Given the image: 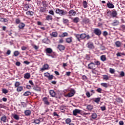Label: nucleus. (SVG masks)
<instances>
[{
	"label": "nucleus",
	"instance_id": "1",
	"mask_svg": "<svg viewBox=\"0 0 125 125\" xmlns=\"http://www.w3.org/2000/svg\"><path fill=\"white\" fill-rule=\"evenodd\" d=\"M21 85V83L19 82H16L15 83V88H17L16 90L18 92H21L23 90V87Z\"/></svg>",
	"mask_w": 125,
	"mask_h": 125
},
{
	"label": "nucleus",
	"instance_id": "2",
	"mask_svg": "<svg viewBox=\"0 0 125 125\" xmlns=\"http://www.w3.org/2000/svg\"><path fill=\"white\" fill-rule=\"evenodd\" d=\"M75 37L78 42H80L81 40H83L86 37V34L83 33L82 34H75Z\"/></svg>",
	"mask_w": 125,
	"mask_h": 125
},
{
	"label": "nucleus",
	"instance_id": "3",
	"mask_svg": "<svg viewBox=\"0 0 125 125\" xmlns=\"http://www.w3.org/2000/svg\"><path fill=\"white\" fill-rule=\"evenodd\" d=\"M107 16L111 17H116L118 15V13H117V11L115 10H113L111 11H108L107 12Z\"/></svg>",
	"mask_w": 125,
	"mask_h": 125
},
{
	"label": "nucleus",
	"instance_id": "4",
	"mask_svg": "<svg viewBox=\"0 0 125 125\" xmlns=\"http://www.w3.org/2000/svg\"><path fill=\"white\" fill-rule=\"evenodd\" d=\"M55 12L57 14H59L61 16H64L67 14V12L64 11V10L60 9L57 8L56 9Z\"/></svg>",
	"mask_w": 125,
	"mask_h": 125
},
{
	"label": "nucleus",
	"instance_id": "5",
	"mask_svg": "<svg viewBox=\"0 0 125 125\" xmlns=\"http://www.w3.org/2000/svg\"><path fill=\"white\" fill-rule=\"evenodd\" d=\"M45 52H46V54H47V55L48 57H50L52 58H54V55H49V54H51L53 52L52 49H51L50 48H47V49H45Z\"/></svg>",
	"mask_w": 125,
	"mask_h": 125
},
{
	"label": "nucleus",
	"instance_id": "6",
	"mask_svg": "<svg viewBox=\"0 0 125 125\" xmlns=\"http://www.w3.org/2000/svg\"><path fill=\"white\" fill-rule=\"evenodd\" d=\"M93 33L96 36L100 37L102 35V31L99 28H95L93 30Z\"/></svg>",
	"mask_w": 125,
	"mask_h": 125
},
{
	"label": "nucleus",
	"instance_id": "7",
	"mask_svg": "<svg viewBox=\"0 0 125 125\" xmlns=\"http://www.w3.org/2000/svg\"><path fill=\"white\" fill-rule=\"evenodd\" d=\"M75 93V90L74 89H71L70 90V92L67 94V97L68 98L73 97Z\"/></svg>",
	"mask_w": 125,
	"mask_h": 125
},
{
	"label": "nucleus",
	"instance_id": "8",
	"mask_svg": "<svg viewBox=\"0 0 125 125\" xmlns=\"http://www.w3.org/2000/svg\"><path fill=\"white\" fill-rule=\"evenodd\" d=\"M96 64L94 62H90L88 64V69L94 70L96 68Z\"/></svg>",
	"mask_w": 125,
	"mask_h": 125
},
{
	"label": "nucleus",
	"instance_id": "9",
	"mask_svg": "<svg viewBox=\"0 0 125 125\" xmlns=\"http://www.w3.org/2000/svg\"><path fill=\"white\" fill-rule=\"evenodd\" d=\"M120 24V21L118 20H114L113 21V22L112 23L111 25L113 26H116Z\"/></svg>",
	"mask_w": 125,
	"mask_h": 125
},
{
	"label": "nucleus",
	"instance_id": "10",
	"mask_svg": "<svg viewBox=\"0 0 125 125\" xmlns=\"http://www.w3.org/2000/svg\"><path fill=\"white\" fill-rule=\"evenodd\" d=\"M42 101L44 102V104L47 105H49L50 104V103L48 102V98L47 97H44L42 99Z\"/></svg>",
	"mask_w": 125,
	"mask_h": 125
},
{
	"label": "nucleus",
	"instance_id": "11",
	"mask_svg": "<svg viewBox=\"0 0 125 125\" xmlns=\"http://www.w3.org/2000/svg\"><path fill=\"white\" fill-rule=\"evenodd\" d=\"M87 47L89 49H93L94 48V44L92 42H89L87 44Z\"/></svg>",
	"mask_w": 125,
	"mask_h": 125
},
{
	"label": "nucleus",
	"instance_id": "12",
	"mask_svg": "<svg viewBox=\"0 0 125 125\" xmlns=\"http://www.w3.org/2000/svg\"><path fill=\"white\" fill-rule=\"evenodd\" d=\"M68 14L70 17L75 16L76 14V12L74 9H72L68 12Z\"/></svg>",
	"mask_w": 125,
	"mask_h": 125
},
{
	"label": "nucleus",
	"instance_id": "13",
	"mask_svg": "<svg viewBox=\"0 0 125 125\" xmlns=\"http://www.w3.org/2000/svg\"><path fill=\"white\" fill-rule=\"evenodd\" d=\"M81 112V110L76 109L73 111V114L74 116H76L77 114H80Z\"/></svg>",
	"mask_w": 125,
	"mask_h": 125
},
{
	"label": "nucleus",
	"instance_id": "14",
	"mask_svg": "<svg viewBox=\"0 0 125 125\" xmlns=\"http://www.w3.org/2000/svg\"><path fill=\"white\" fill-rule=\"evenodd\" d=\"M49 93L51 97L54 98L55 95H56V93L54 91V90H50Z\"/></svg>",
	"mask_w": 125,
	"mask_h": 125
},
{
	"label": "nucleus",
	"instance_id": "15",
	"mask_svg": "<svg viewBox=\"0 0 125 125\" xmlns=\"http://www.w3.org/2000/svg\"><path fill=\"white\" fill-rule=\"evenodd\" d=\"M57 48L59 49L60 51H63L65 49L64 46L62 44H59V45H58Z\"/></svg>",
	"mask_w": 125,
	"mask_h": 125
},
{
	"label": "nucleus",
	"instance_id": "16",
	"mask_svg": "<svg viewBox=\"0 0 125 125\" xmlns=\"http://www.w3.org/2000/svg\"><path fill=\"white\" fill-rule=\"evenodd\" d=\"M23 7H24L23 11H27L28 10V9L30 8V5L29 4L26 3L23 5Z\"/></svg>",
	"mask_w": 125,
	"mask_h": 125
},
{
	"label": "nucleus",
	"instance_id": "17",
	"mask_svg": "<svg viewBox=\"0 0 125 125\" xmlns=\"http://www.w3.org/2000/svg\"><path fill=\"white\" fill-rule=\"evenodd\" d=\"M106 5H107V7L110 9L114 8L115 7L113 4L111 3L109 1H108V2L107 3Z\"/></svg>",
	"mask_w": 125,
	"mask_h": 125
},
{
	"label": "nucleus",
	"instance_id": "18",
	"mask_svg": "<svg viewBox=\"0 0 125 125\" xmlns=\"http://www.w3.org/2000/svg\"><path fill=\"white\" fill-rule=\"evenodd\" d=\"M86 109L88 110V111L91 112L93 109V105H92L91 104L87 105L86 106Z\"/></svg>",
	"mask_w": 125,
	"mask_h": 125
},
{
	"label": "nucleus",
	"instance_id": "19",
	"mask_svg": "<svg viewBox=\"0 0 125 125\" xmlns=\"http://www.w3.org/2000/svg\"><path fill=\"white\" fill-rule=\"evenodd\" d=\"M49 68V65L47 64H44L43 67L41 68V71H44L45 70H48Z\"/></svg>",
	"mask_w": 125,
	"mask_h": 125
},
{
	"label": "nucleus",
	"instance_id": "20",
	"mask_svg": "<svg viewBox=\"0 0 125 125\" xmlns=\"http://www.w3.org/2000/svg\"><path fill=\"white\" fill-rule=\"evenodd\" d=\"M0 120L2 122H3V123H6V120H7V117L5 115H3L0 118Z\"/></svg>",
	"mask_w": 125,
	"mask_h": 125
},
{
	"label": "nucleus",
	"instance_id": "21",
	"mask_svg": "<svg viewBox=\"0 0 125 125\" xmlns=\"http://www.w3.org/2000/svg\"><path fill=\"white\" fill-rule=\"evenodd\" d=\"M24 113L27 116H30L31 114V111L30 110H24Z\"/></svg>",
	"mask_w": 125,
	"mask_h": 125
},
{
	"label": "nucleus",
	"instance_id": "22",
	"mask_svg": "<svg viewBox=\"0 0 125 125\" xmlns=\"http://www.w3.org/2000/svg\"><path fill=\"white\" fill-rule=\"evenodd\" d=\"M52 20H53V18L52 16L48 15L47 16H46L45 21H52Z\"/></svg>",
	"mask_w": 125,
	"mask_h": 125
},
{
	"label": "nucleus",
	"instance_id": "23",
	"mask_svg": "<svg viewBox=\"0 0 125 125\" xmlns=\"http://www.w3.org/2000/svg\"><path fill=\"white\" fill-rule=\"evenodd\" d=\"M25 26V24L24 23H23V22L21 23L18 25L19 28H20L21 29H23Z\"/></svg>",
	"mask_w": 125,
	"mask_h": 125
},
{
	"label": "nucleus",
	"instance_id": "24",
	"mask_svg": "<svg viewBox=\"0 0 125 125\" xmlns=\"http://www.w3.org/2000/svg\"><path fill=\"white\" fill-rule=\"evenodd\" d=\"M83 22L85 24H87L90 22V19L87 18H85L83 20Z\"/></svg>",
	"mask_w": 125,
	"mask_h": 125
},
{
	"label": "nucleus",
	"instance_id": "25",
	"mask_svg": "<svg viewBox=\"0 0 125 125\" xmlns=\"http://www.w3.org/2000/svg\"><path fill=\"white\" fill-rule=\"evenodd\" d=\"M73 22L74 23H77L78 22H80V18L78 17H76L73 19Z\"/></svg>",
	"mask_w": 125,
	"mask_h": 125
},
{
	"label": "nucleus",
	"instance_id": "26",
	"mask_svg": "<svg viewBox=\"0 0 125 125\" xmlns=\"http://www.w3.org/2000/svg\"><path fill=\"white\" fill-rule=\"evenodd\" d=\"M47 8L45 7H41L40 12L45 13L46 12Z\"/></svg>",
	"mask_w": 125,
	"mask_h": 125
},
{
	"label": "nucleus",
	"instance_id": "27",
	"mask_svg": "<svg viewBox=\"0 0 125 125\" xmlns=\"http://www.w3.org/2000/svg\"><path fill=\"white\" fill-rule=\"evenodd\" d=\"M72 37L68 38L65 39L66 42L69 43H70L73 42V40L72 39Z\"/></svg>",
	"mask_w": 125,
	"mask_h": 125
},
{
	"label": "nucleus",
	"instance_id": "28",
	"mask_svg": "<svg viewBox=\"0 0 125 125\" xmlns=\"http://www.w3.org/2000/svg\"><path fill=\"white\" fill-rule=\"evenodd\" d=\"M60 110L62 113L65 112V105H62L60 106Z\"/></svg>",
	"mask_w": 125,
	"mask_h": 125
},
{
	"label": "nucleus",
	"instance_id": "29",
	"mask_svg": "<svg viewBox=\"0 0 125 125\" xmlns=\"http://www.w3.org/2000/svg\"><path fill=\"white\" fill-rule=\"evenodd\" d=\"M31 77L30 73H27L25 74H24V78L27 79H29Z\"/></svg>",
	"mask_w": 125,
	"mask_h": 125
},
{
	"label": "nucleus",
	"instance_id": "30",
	"mask_svg": "<svg viewBox=\"0 0 125 125\" xmlns=\"http://www.w3.org/2000/svg\"><path fill=\"white\" fill-rule=\"evenodd\" d=\"M31 95V92H30V91H26V92L24 93L23 96H25V97H26V96H30Z\"/></svg>",
	"mask_w": 125,
	"mask_h": 125
},
{
	"label": "nucleus",
	"instance_id": "31",
	"mask_svg": "<svg viewBox=\"0 0 125 125\" xmlns=\"http://www.w3.org/2000/svg\"><path fill=\"white\" fill-rule=\"evenodd\" d=\"M101 60L103 62H104L106 60V57L105 55H102L101 56Z\"/></svg>",
	"mask_w": 125,
	"mask_h": 125
},
{
	"label": "nucleus",
	"instance_id": "32",
	"mask_svg": "<svg viewBox=\"0 0 125 125\" xmlns=\"http://www.w3.org/2000/svg\"><path fill=\"white\" fill-rule=\"evenodd\" d=\"M68 36V33H63L62 34H61V35H60V38H64L65 37H67Z\"/></svg>",
	"mask_w": 125,
	"mask_h": 125
},
{
	"label": "nucleus",
	"instance_id": "33",
	"mask_svg": "<svg viewBox=\"0 0 125 125\" xmlns=\"http://www.w3.org/2000/svg\"><path fill=\"white\" fill-rule=\"evenodd\" d=\"M26 14L27 15H29V16H32L34 15V12H32V11H27V12H26Z\"/></svg>",
	"mask_w": 125,
	"mask_h": 125
},
{
	"label": "nucleus",
	"instance_id": "34",
	"mask_svg": "<svg viewBox=\"0 0 125 125\" xmlns=\"http://www.w3.org/2000/svg\"><path fill=\"white\" fill-rule=\"evenodd\" d=\"M42 4L43 6H44V7H47L48 6V3L45 0L43 1L42 2Z\"/></svg>",
	"mask_w": 125,
	"mask_h": 125
},
{
	"label": "nucleus",
	"instance_id": "35",
	"mask_svg": "<svg viewBox=\"0 0 125 125\" xmlns=\"http://www.w3.org/2000/svg\"><path fill=\"white\" fill-rule=\"evenodd\" d=\"M51 36L54 38H57L58 37V33L57 32H54L52 33Z\"/></svg>",
	"mask_w": 125,
	"mask_h": 125
},
{
	"label": "nucleus",
	"instance_id": "36",
	"mask_svg": "<svg viewBox=\"0 0 125 125\" xmlns=\"http://www.w3.org/2000/svg\"><path fill=\"white\" fill-rule=\"evenodd\" d=\"M115 44L117 47H120L121 46V43L120 41H117L115 42Z\"/></svg>",
	"mask_w": 125,
	"mask_h": 125
},
{
	"label": "nucleus",
	"instance_id": "37",
	"mask_svg": "<svg viewBox=\"0 0 125 125\" xmlns=\"http://www.w3.org/2000/svg\"><path fill=\"white\" fill-rule=\"evenodd\" d=\"M116 101L118 103H123V100L121 98H117Z\"/></svg>",
	"mask_w": 125,
	"mask_h": 125
},
{
	"label": "nucleus",
	"instance_id": "38",
	"mask_svg": "<svg viewBox=\"0 0 125 125\" xmlns=\"http://www.w3.org/2000/svg\"><path fill=\"white\" fill-rule=\"evenodd\" d=\"M101 100V98H96L94 100V102L98 104L100 102Z\"/></svg>",
	"mask_w": 125,
	"mask_h": 125
},
{
	"label": "nucleus",
	"instance_id": "39",
	"mask_svg": "<svg viewBox=\"0 0 125 125\" xmlns=\"http://www.w3.org/2000/svg\"><path fill=\"white\" fill-rule=\"evenodd\" d=\"M101 85L104 87H105V88H107L108 86V85L107 83H101Z\"/></svg>",
	"mask_w": 125,
	"mask_h": 125
},
{
	"label": "nucleus",
	"instance_id": "40",
	"mask_svg": "<svg viewBox=\"0 0 125 125\" xmlns=\"http://www.w3.org/2000/svg\"><path fill=\"white\" fill-rule=\"evenodd\" d=\"M71 120L70 118H67V119L65 120V123L66 124H71Z\"/></svg>",
	"mask_w": 125,
	"mask_h": 125
},
{
	"label": "nucleus",
	"instance_id": "41",
	"mask_svg": "<svg viewBox=\"0 0 125 125\" xmlns=\"http://www.w3.org/2000/svg\"><path fill=\"white\" fill-rule=\"evenodd\" d=\"M91 117H92V119H93L94 120L96 119L97 117V114L95 113H93L91 115Z\"/></svg>",
	"mask_w": 125,
	"mask_h": 125
},
{
	"label": "nucleus",
	"instance_id": "42",
	"mask_svg": "<svg viewBox=\"0 0 125 125\" xmlns=\"http://www.w3.org/2000/svg\"><path fill=\"white\" fill-rule=\"evenodd\" d=\"M34 89L35 91H41V87L38 86H35Z\"/></svg>",
	"mask_w": 125,
	"mask_h": 125
},
{
	"label": "nucleus",
	"instance_id": "43",
	"mask_svg": "<svg viewBox=\"0 0 125 125\" xmlns=\"http://www.w3.org/2000/svg\"><path fill=\"white\" fill-rule=\"evenodd\" d=\"M83 6L84 8L87 7V2L86 1L84 0L83 1Z\"/></svg>",
	"mask_w": 125,
	"mask_h": 125
},
{
	"label": "nucleus",
	"instance_id": "44",
	"mask_svg": "<svg viewBox=\"0 0 125 125\" xmlns=\"http://www.w3.org/2000/svg\"><path fill=\"white\" fill-rule=\"evenodd\" d=\"M103 79L107 81L109 80V76L108 75H103Z\"/></svg>",
	"mask_w": 125,
	"mask_h": 125
},
{
	"label": "nucleus",
	"instance_id": "45",
	"mask_svg": "<svg viewBox=\"0 0 125 125\" xmlns=\"http://www.w3.org/2000/svg\"><path fill=\"white\" fill-rule=\"evenodd\" d=\"M96 91L99 93H102V91H103V90L101 88H98V89H97L96 90Z\"/></svg>",
	"mask_w": 125,
	"mask_h": 125
},
{
	"label": "nucleus",
	"instance_id": "46",
	"mask_svg": "<svg viewBox=\"0 0 125 125\" xmlns=\"http://www.w3.org/2000/svg\"><path fill=\"white\" fill-rule=\"evenodd\" d=\"M34 124H39L41 123V120L40 119H37L34 120Z\"/></svg>",
	"mask_w": 125,
	"mask_h": 125
},
{
	"label": "nucleus",
	"instance_id": "47",
	"mask_svg": "<svg viewBox=\"0 0 125 125\" xmlns=\"http://www.w3.org/2000/svg\"><path fill=\"white\" fill-rule=\"evenodd\" d=\"M14 54L15 57H18L20 54V52L19 51H15L14 53Z\"/></svg>",
	"mask_w": 125,
	"mask_h": 125
},
{
	"label": "nucleus",
	"instance_id": "48",
	"mask_svg": "<svg viewBox=\"0 0 125 125\" xmlns=\"http://www.w3.org/2000/svg\"><path fill=\"white\" fill-rule=\"evenodd\" d=\"M13 117L14 119H15L17 120H19V119H20V117L17 114L14 115Z\"/></svg>",
	"mask_w": 125,
	"mask_h": 125
},
{
	"label": "nucleus",
	"instance_id": "49",
	"mask_svg": "<svg viewBox=\"0 0 125 125\" xmlns=\"http://www.w3.org/2000/svg\"><path fill=\"white\" fill-rule=\"evenodd\" d=\"M94 63L95 64V65H98V66H99L101 64L100 61H94Z\"/></svg>",
	"mask_w": 125,
	"mask_h": 125
},
{
	"label": "nucleus",
	"instance_id": "50",
	"mask_svg": "<svg viewBox=\"0 0 125 125\" xmlns=\"http://www.w3.org/2000/svg\"><path fill=\"white\" fill-rule=\"evenodd\" d=\"M82 79L84 80V81L86 82L87 80V77L86 75H83L82 76Z\"/></svg>",
	"mask_w": 125,
	"mask_h": 125
},
{
	"label": "nucleus",
	"instance_id": "51",
	"mask_svg": "<svg viewBox=\"0 0 125 125\" xmlns=\"http://www.w3.org/2000/svg\"><path fill=\"white\" fill-rule=\"evenodd\" d=\"M63 22L64 24H67L69 22V20L66 19H62Z\"/></svg>",
	"mask_w": 125,
	"mask_h": 125
},
{
	"label": "nucleus",
	"instance_id": "52",
	"mask_svg": "<svg viewBox=\"0 0 125 125\" xmlns=\"http://www.w3.org/2000/svg\"><path fill=\"white\" fill-rule=\"evenodd\" d=\"M32 46L35 49V50H38L39 49V46L34 44H32Z\"/></svg>",
	"mask_w": 125,
	"mask_h": 125
},
{
	"label": "nucleus",
	"instance_id": "53",
	"mask_svg": "<svg viewBox=\"0 0 125 125\" xmlns=\"http://www.w3.org/2000/svg\"><path fill=\"white\" fill-rule=\"evenodd\" d=\"M2 92L4 94H6L8 93V90L6 89H2Z\"/></svg>",
	"mask_w": 125,
	"mask_h": 125
},
{
	"label": "nucleus",
	"instance_id": "54",
	"mask_svg": "<svg viewBox=\"0 0 125 125\" xmlns=\"http://www.w3.org/2000/svg\"><path fill=\"white\" fill-rule=\"evenodd\" d=\"M15 22L16 24H19L21 22V20L20 19H16Z\"/></svg>",
	"mask_w": 125,
	"mask_h": 125
},
{
	"label": "nucleus",
	"instance_id": "55",
	"mask_svg": "<svg viewBox=\"0 0 125 125\" xmlns=\"http://www.w3.org/2000/svg\"><path fill=\"white\" fill-rule=\"evenodd\" d=\"M102 111H104L106 110V106L105 105H103L100 107Z\"/></svg>",
	"mask_w": 125,
	"mask_h": 125
},
{
	"label": "nucleus",
	"instance_id": "56",
	"mask_svg": "<svg viewBox=\"0 0 125 125\" xmlns=\"http://www.w3.org/2000/svg\"><path fill=\"white\" fill-rule=\"evenodd\" d=\"M109 72L111 74H114L115 73V69H113L112 68H110L109 69Z\"/></svg>",
	"mask_w": 125,
	"mask_h": 125
},
{
	"label": "nucleus",
	"instance_id": "57",
	"mask_svg": "<svg viewBox=\"0 0 125 125\" xmlns=\"http://www.w3.org/2000/svg\"><path fill=\"white\" fill-rule=\"evenodd\" d=\"M53 77H54V76L51 75H49L47 78H48L49 80L51 81L53 79Z\"/></svg>",
	"mask_w": 125,
	"mask_h": 125
},
{
	"label": "nucleus",
	"instance_id": "58",
	"mask_svg": "<svg viewBox=\"0 0 125 125\" xmlns=\"http://www.w3.org/2000/svg\"><path fill=\"white\" fill-rule=\"evenodd\" d=\"M108 32L106 31H104L103 32V35L104 37H106L107 36H108Z\"/></svg>",
	"mask_w": 125,
	"mask_h": 125
},
{
	"label": "nucleus",
	"instance_id": "59",
	"mask_svg": "<svg viewBox=\"0 0 125 125\" xmlns=\"http://www.w3.org/2000/svg\"><path fill=\"white\" fill-rule=\"evenodd\" d=\"M125 77V72L123 71H122L120 73V77Z\"/></svg>",
	"mask_w": 125,
	"mask_h": 125
},
{
	"label": "nucleus",
	"instance_id": "60",
	"mask_svg": "<svg viewBox=\"0 0 125 125\" xmlns=\"http://www.w3.org/2000/svg\"><path fill=\"white\" fill-rule=\"evenodd\" d=\"M50 75V74H49V73L47 72V73H44V77H45L46 78H48V77Z\"/></svg>",
	"mask_w": 125,
	"mask_h": 125
},
{
	"label": "nucleus",
	"instance_id": "61",
	"mask_svg": "<svg viewBox=\"0 0 125 125\" xmlns=\"http://www.w3.org/2000/svg\"><path fill=\"white\" fill-rule=\"evenodd\" d=\"M123 54L121 53H120V52H118V53H117V54H116V56H117V57H121V56H123Z\"/></svg>",
	"mask_w": 125,
	"mask_h": 125
},
{
	"label": "nucleus",
	"instance_id": "62",
	"mask_svg": "<svg viewBox=\"0 0 125 125\" xmlns=\"http://www.w3.org/2000/svg\"><path fill=\"white\" fill-rule=\"evenodd\" d=\"M21 49L22 51H25L27 49V47L25 46H21Z\"/></svg>",
	"mask_w": 125,
	"mask_h": 125
},
{
	"label": "nucleus",
	"instance_id": "63",
	"mask_svg": "<svg viewBox=\"0 0 125 125\" xmlns=\"http://www.w3.org/2000/svg\"><path fill=\"white\" fill-rule=\"evenodd\" d=\"M49 13L52 16H54V12L53 10H50Z\"/></svg>",
	"mask_w": 125,
	"mask_h": 125
},
{
	"label": "nucleus",
	"instance_id": "64",
	"mask_svg": "<svg viewBox=\"0 0 125 125\" xmlns=\"http://www.w3.org/2000/svg\"><path fill=\"white\" fill-rule=\"evenodd\" d=\"M1 20H3V22H8V20L7 19H4V18H1Z\"/></svg>",
	"mask_w": 125,
	"mask_h": 125
}]
</instances>
